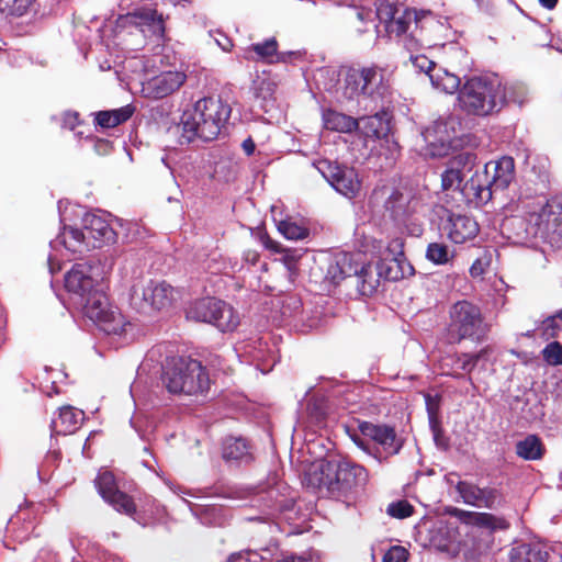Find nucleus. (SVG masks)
Masks as SVG:
<instances>
[{
  "instance_id": "48",
  "label": "nucleus",
  "mask_w": 562,
  "mask_h": 562,
  "mask_svg": "<svg viewBox=\"0 0 562 562\" xmlns=\"http://www.w3.org/2000/svg\"><path fill=\"white\" fill-rule=\"evenodd\" d=\"M528 100V91L521 85H513L507 87V103L514 102L522 105Z\"/></svg>"
},
{
  "instance_id": "36",
  "label": "nucleus",
  "mask_w": 562,
  "mask_h": 562,
  "mask_svg": "<svg viewBox=\"0 0 562 562\" xmlns=\"http://www.w3.org/2000/svg\"><path fill=\"white\" fill-rule=\"evenodd\" d=\"M548 552L539 544L520 543L509 551V562H547Z\"/></svg>"
},
{
  "instance_id": "44",
  "label": "nucleus",
  "mask_w": 562,
  "mask_h": 562,
  "mask_svg": "<svg viewBox=\"0 0 562 562\" xmlns=\"http://www.w3.org/2000/svg\"><path fill=\"white\" fill-rule=\"evenodd\" d=\"M504 504V497L499 490L495 487H482L481 495L477 501V508L495 509Z\"/></svg>"
},
{
  "instance_id": "53",
  "label": "nucleus",
  "mask_w": 562,
  "mask_h": 562,
  "mask_svg": "<svg viewBox=\"0 0 562 562\" xmlns=\"http://www.w3.org/2000/svg\"><path fill=\"white\" fill-rule=\"evenodd\" d=\"M110 113L113 116V120L116 123V125H120L121 123L126 122L133 115L134 108L127 104L125 106L111 110Z\"/></svg>"
},
{
  "instance_id": "15",
  "label": "nucleus",
  "mask_w": 562,
  "mask_h": 562,
  "mask_svg": "<svg viewBox=\"0 0 562 562\" xmlns=\"http://www.w3.org/2000/svg\"><path fill=\"white\" fill-rule=\"evenodd\" d=\"M460 126L459 120L449 115L436 120L423 133L425 142L429 145L431 156H443L452 146L457 137V130Z\"/></svg>"
},
{
  "instance_id": "43",
  "label": "nucleus",
  "mask_w": 562,
  "mask_h": 562,
  "mask_svg": "<svg viewBox=\"0 0 562 562\" xmlns=\"http://www.w3.org/2000/svg\"><path fill=\"white\" fill-rule=\"evenodd\" d=\"M35 0H0V11L12 16H23L33 8Z\"/></svg>"
},
{
  "instance_id": "51",
  "label": "nucleus",
  "mask_w": 562,
  "mask_h": 562,
  "mask_svg": "<svg viewBox=\"0 0 562 562\" xmlns=\"http://www.w3.org/2000/svg\"><path fill=\"white\" fill-rule=\"evenodd\" d=\"M404 241L402 238H393L389 241L387 247L385 251L383 252V256H389V258H394L398 260H406L404 256Z\"/></svg>"
},
{
  "instance_id": "26",
  "label": "nucleus",
  "mask_w": 562,
  "mask_h": 562,
  "mask_svg": "<svg viewBox=\"0 0 562 562\" xmlns=\"http://www.w3.org/2000/svg\"><path fill=\"white\" fill-rule=\"evenodd\" d=\"M78 303L82 306L85 315L94 323H98L102 317H105L108 312L115 307L109 303L105 294L97 289H94L92 293L80 299Z\"/></svg>"
},
{
  "instance_id": "64",
  "label": "nucleus",
  "mask_w": 562,
  "mask_h": 562,
  "mask_svg": "<svg viewBox=\"0 0 562 562\" xmlns=\"http://www.w3.org/2000/svg\"><path fill=\"white\" fill-rule=\"evenodd\" d=\"M217 43L221 46V48L225 52H229L233 46L232 42L228 38H225V44H222V42L220 41H217Z\"/></svg>"
},
{
  "instance_id": "19",
  "label": "nucleus",
  "mask_w": 562,
  "mask_h": 562,
  "mask_svg": "<svg viewBox=\"0 0 562 562\" xmlns=\"http://www.w3.org/2000/svg\"><path fill=\"white\" fill-rule=\"evenodd\" d=\"M83 228L88 243L92 248H99L116 240V233L101 215L88 213L83 217Z\"/></svg>"
},
{
  "instance_id": "24",
  "label": "nucleus",
  "mask_w": 562,
  "mask_h": 562,
  "mask_svg": "<svg viewBox=\"0 0 562 562\" xmlns=\"http://www.w3.org/2000/svg\"><path fill=\"white\" fill-rule=\"evenodd\" d=\"M445 231L452 243L464 244L476 237L479 225L471 216L451 214L445 226Z\"/></svg>"
},
{
  "instance_id": "33",
  "label": "nucleus",
  "mask_w": 562,
  "mask_h": 562,
  "mask_svg": "<svg viewBox=\"0 0 562 562\" xmlns=\"http://www.w3.org/2000/svg\"><path fill=\"white\" fill-rule=\"evenodd\" d=\"M358 272V263L352 262V257L348 254L337 256L327 267L326 278L333 283H339L348 277H353Z\"/></svg>"
},
{
  "instance_id": "41",
  "label": "nucleus",
  "mask_w": 562,
  "mask_h": 562,
  "mask_svg": "<svg viewBox=\"0 0 562 562\" xmlns=\"http://www.w3.org/2000/svg\"><path fill=\"white\" fill-rule=\"evenodd\" d=\"M454 488L464 504L476 507L482 487L469 481H458Z\"/></svg>"
},
{
  "instance_id": "45",
  "label": "nucleus",
  "mask_w": 562,
  "mask_h": 562,
  "mask_svg": "<svg viewBox=\"0 0 562 562\" xmlns=\"http://www.w3.org/2000/svg\"><path fill=\"white\" fill-rule=\"evenodd\" d=\"M278 231L290 240H301L308 236V229L290 220L280 221Z\"/></svg>"
},
{
  "instance_id": "1",
  "label": "nucleus",
  "mask_w": 562,
  "mask_h": 562,
  "mask_svg": "<svg viewBox=\"0 0 562 562\" xmlns=\"http://www.w3.org/2000/svg\"><path fill=\"white\" fill-rule=\"evenodd\" d=\"M368 481L366 468L342 458L322 461L305 475L308 486L347 506L356 503Z\"/></svg>"
},
{
  "instance_id": "34",
  "label": "nucleus",
  "mask_w": 562,
  "mask_h": 562,
  "mask_svg": "<svg viewBox=\"0 0 562 562\" xmlns=\"http://www.w3.org/2000/svg\"><path fill=\"white\" fill-rule=\"evenodd\" d=\"M323 123L326 130L338 133H351L359 125L357 119L335 110L324 111Z\"/></svg>"
},
{
  "instance_id": "2",
  "label": "nucleus",
  "mask_w": 562,
  "mask_h": 562,
  "mask_svg": "<svg viewBox=\"0 0 562 562\" xmlns=\"http://www.w3.org/2000/svg\"><path fill=\"white\" fill-rule=\"evenodd\" d=\"M378 21L383 25L390 37L403 36L404 47L408 52L418 50L428 44L424 30L436 24L430 12H418L415 9L381 1L376 5Z\"/></svg>"
},
{
  "instance_id": "39",
  "label": "nucleus",
  "mask_w": 562,
  "mask_h": 562,
  "mask_svg": "<svg viewBox=\"0 0 562 562\" xmlns=\"http://www.w3.org/2000/svg\"><path fill=\"white\" fill-rule=\"evenodd\" d=\"M127 16L135 20L138 25L149 26L154 33L161 34L165 30L162 15L157 14L155 10L144 9Z\"/></svg>"
},
{
  "instance_id": "63",
  "label": "nucleus",
  "mask_w": 562,
  "mask_h": 562,
  "mask_svg": "<svg viewBox=\"0 0 562 562\" xmlns=\"http://www.w3.org/2000/svg\"><path fill=\"white\" fill-rule=\"evenodd\" d=\"M279 562H307V560L299 557H286L280 560Z\"/></svg>"
},
{
  "instance_id": "7",
  "label": "nucleus",
  "mask_w": 562,
  "mask_h": 562,
  "mask_svg": "<svg viewBox=\"0 0 562 562\" xmlns=\"http://www.w3.org/2000/svg\"><path fill=\"white\" fill-rule=\"evenodd\" d=\"M369 203L382 207L384 213L398 226H407L415 215L423 211L422 198L412 189L383 184L374 188Z\"/></svg>"
},
{
  "instance_id": "57",
  "label": "nucleus",
  "mask_w": 562,
  "mask_h": 562,
  "mask_svg": "<svg viewBox=\"0 0 562 562\" xmlns=\"http://www.w3.org/2000/svg\"><path fill=\"white\" fill-rule=\"evenodd\" d=\"M266 248L274 251V252H279V254H282L284 251L285 248H283L278 241L267 237L263 241Z\"/></svg>"
},
{
  "instance_id": "59",
  "label": "nucleus",
  "mask_w": 562,
  "mask_h": 562,
  "mask_svg": "<svg viewBox=\"0 0 562 562\" xmlns=\"http://www.w3.org/2000/svg\"><path fill=\"white\" fill-rule=\"evenodd\" d=\"M245 259H246V261L250 262L251 265H256V262L259 259V255L255 250H248L245 252Z\"/></svg>"
},
{
  "instance_id": "30",
  "label": "nucleus",
  "mask_w": 562,
  "mask_h": 562,
  "mask_svg": "<svg viewBox=\"0 0 562 562\" xmlns=\"http://www.w3.org/2000/svg\"><path fill=\"white\" fill-rule=\"evenodd\" d=\"M358 291L366 296L372 295L381 282L380 273L373 263L358 265V272H353Z\"/></svg>"
},
{
  "instance_id": "28",
  "label": "nucleus",
  "mask_w": 562,
  "mask_h": 562,
  "mask_svg": "<svg viewBox=\"0 0 562 562\" xmlns=\"http://www.w3.org/2000/svg\"><path fill=\"white\" fill-rule=\"evenodd\" d=\"M358 121V130L364 139H380L386 137L390 132V122L385 113L361 116Z\"/></svg>"
},
{
  "instance_id": "4",
  "label": "nucleus",
  "mask_w": 562,
  "mask_h": 562,
  "mask_svg": "<svg viewBox=\"0 0 562 562\" xmlns=\"http://www.w3.org/2000/svg\"><path fill=\"white\" fill-rule=\"evenodd\" d=\"M231 112V106L221 99L205 97L198 100L182 114V137L189 143L195 139L214 140L228 121Z\"/></svg>"
},
{
  "instance_id": "56",
  "label": "nucleus",
  "mask_w": 562,
  "mask_h": 562,
  "mask_svg": "<svg viewBox=\"0 0 562 562\" xmlns=\"http://www.w3.org/2000/svg\"><path fill=\"white\" fill-rule=\"evenodd\" d=\"M484 272L485 267L481 259H476L470 267V274L473 278L481 277Z\"/></svg>"
},
{
  "instance_id": "22",
  "label": "nucleus",
  "mask_w": 562,
  "mask_h": 562,
  "mask_svg": "<svg viewBox=\"0 0 562 562\" xmlns=\"http://www.w3.org/2000/svg\"><path fill=\"white\" fill-rule=\"evenodd\" d=\"M476 156L472 153H460L454 156L449 167L441 175V187L443 190H459L462 193L463 169L470 171L475 164Z\"/></svg>"
},
{
  "instance_id": "52",
  "label": "nucleus",
  "mask_w": 562,
  "mask_h": 562,
  "mask_svg": "<svg viewBox=\"0 0 562 562\" xmlns=\"http://www.w3.org/2000/svg\"><path fill=\"white\" fill-rule=\"evenodd\" d=\"M408 551L401 546L391 547L383 555V562H406Z\"/></svg>"
},
{
  "instance_id": "13",
  "label": "nucleus",
  "mask_w": 562,
  "mask_h": 562,
  "mask_svg": "<svg viewBox=\"0 0 562 562\" xmlns=\"http://www.w3.org/2000/svg\"><path fill=\"white\" fill-rule=\"evenodd\" d=\"M187 318L209 323L221 331H232L239 324V316L226 302L215 297H204L194 301L187 308Z\"/></svg>"
},
{
  "instance_id": "11",
  "label": "nucleus",
  "mask_w": 562,
  "mask_h": 562,
  "mask_svg": "<svg viewBox=\"0 0 562 562\" xmlns=\"http://www.w3.org/2000/svg\"><path fill=\"white\" fill-rule=\"evenodd\" d=\"M359 430L362 437L352 436L353 442L380 461L398 453L402 448L394 428L389 425L362 422Z\"/></svg>"
},
{
  "instance_id": "6",
  "label": "nucleus",
  "mask_w": 562,
  "mask_h": 562,
  "mask_svg": "<svg viewBox=\"0 0 562 562\" xmlns=\"http://www.w3.org/2000/svg\"><path fill=\"white\" fill-rule=\"evenodd\" d=\"M161 381L169 393L202 395L210 389V378L200 361L172 357L162 367Z\"/></svg>"
},
{
  "instance_id": "55",
  "label": "nucleus",
  "mask_w": 562,
  "mask_h": 562,
  "mask_svg": "<svg viewBox=\"0 0 562 562\" xmlns=\"http://www.w3.org/2000/svg\"><path fill=\"white\" fill-rule=\"evenodd\" d=\"M458 362L460 363V369L469 372H471L476 366L475 359L472 358L471 353L461 355L458 357Z\"/></svg>"
},
{
  "instance_id": "12",
  "label": "nucleus",
  "mask_w": 562,
  "mask_h": 562,
  "mask_svg": "<svg viewBox=\"0 0 562 562\" xmlns=\"http://www.w3.org/2000/svg\"><path fill=\"white\" fill-rule=\"evenodd\" d=\"M450 334L458 341H481L488 331L479 306L469 301H459L450 310Z\"/></svg>"
},
{
  "instance_id": "40",
  "label": "nucleus",
  "mask_w": 562,
  "mask_h": 562,
  "mask_svg": "<svg viewBox=\"0 0 562 562\" xmlns=\"http://www.w3.org/2000/svg\"><path fill=\"white\" fill-rule=\"evenodd\" d=\"M453 256L443 243H430L426 249V259L438 266L449 263Z\"/></svg>"
},
{
  "instance_id": "20",
  "label": "nucleus",
  "mask_w": 562,
  "mask_h": 562,
  "mask_svg": "<svg viewBox=\"0 0 562 562\" xmlns=\"http://www.w3.org/2000/svg\"><path fill=\"white\" fill-rule=\"evenodd\" d=\"M187 80V75L182 71H164L144 86L147 95L154 99H162L176 92Z\"/></svg>"
},
{
  "instance_id": "46",
  "label": "nucleus",
  "mask_w": 562,
  "mask_h": 562,
  "mask_svg": "<svg viewBox=\"0 0 562 562\" xmlns=\"http://www.w3.org/2000/svg\"><path fill=\"white\" fill-rule=\"evenodd\" d=\"M543 359L551 366L562 364V345L558 341H552L542 350Z\"/></svg>"
},
{
  "instance_id": "23",
  "label": "nucleus",
  "mask_w": 562,
  "mask_h": 562,
  "mask_svg": "<svg viewBox=\"0 0 562 562\" xmlns=\"http://www.w3.org/2000/svg\"><path fill=\"white\" fill-rule=\"evenodd\" d=\"M294 53H278V42L274 37H270L260 43H254L241 49V57L249 61H262L273 64L278 61H286L288 56Z\"/></svg>"
},
{
  "instance_id": "50",
  "label": "nucleus",
  "mask_w": 562,
  "mask_h": 562,
  "mask_svg": "<svg viewBox=\"0 0 562 562\" xmlns=\"http://www.w3.org/2000/svg\"><path fill=\"white\" fill-rule=\"evenodd\" d=\"M413 66L419 71H424L428 77L429 72L438 66L425 55H413L409 57Z\"/></svg>"
},
{
  "instance_id": "37",
  "label": "nucleus",
  "mask_w": 562,
  "mask_h": 562,
  "mask_svg": "<svg viewBox=\"0 0 562 562\" xmlns=\"http://www.w3.org/2000/svg\"><path fill=\"white\" fill-rule=\"evenodd\" d=\"M223 458L227 461H247L250 459L249 446L240 437L226 438L223 443Z\"/></svg>"
},
{
  "instance_id": "29",
  "label": "nucleus",
  "mask_w": 562,
  "mask_h": 562,
  "mask_svg": "<svg viewBox=\"0 0 562 562\" xmlns=\"http://www.w3.org/2000/svg\"><path fill=\"white\" fill-rule=\"evenodd\" d=\"M87 243L88 238L85 231L82 232L78 228L69 226L64 227L63 232L52 244L54 247L63 245L71 254H82L85 250L91 247V245Z\"/></svg>"
},
{
  "instance_id": "25",
  "label": "nucleus",
  "mask_w": 562,
  "mask_h": 562,
  "mask_svg": "<svg viewBox=\"0 0 562 562\" xmlns=\"http://www.w3.org/2000/svg\"><path fill=\"white\" fill-rule=\"evenodd\" d=\"M459 527L457 522L440 519L430 530V542L440 551H448L459 540Z\"/></svg>"
},
{
  "instance_id": "32",
  "label": "nucleus",
  "mask_w": 562,
  "mask_h": 562,
  "mask_svg": "<svg viewBox=\"0 0 562 562\" xmlns=\"http://www.w3.org/2000/svg\"><path fill=\"white\" fill-rule=\"evenodd\" d=\"M381 279L389 281H397L403 279L407 271L413 270V267L406 260H398L396 257L389 258L383 256L380 261L375 263Z\"/></svg>"
},
{
  "instance_id": "54",
  "label": "nucleus",
  "mask_w": 562,
  "mask_h": 562,
  "mask_svg": "<svg viewBox=\"0 0 562 562\" xmlns=\"http://www.w3.org/2000/svg\"><path fill=\"white\" fill-rule=\"evenodd\" d=\"M95 123L104 128H111L117 126L111 115L110 111H100L95 115Z\"/></svg>"
},
{
  "instance_id": "62",
  "label": "nucleus",
  "mask_w": 562,
  "mask_h": 562,
  "mask_svg": "<svg viewBox=\"0 0 562 562\" xmlns=\"http://www.w3.org/2000/svg\"><path fill=\"white\" fill-rule=\"evenodd\" d=\"M539 2L543 8L552 10L553 8H555L558 0H539Z\"/></svg>"
},
{
  "instance_id": "5",
  "label": "nucleus",
  "mask_w": 562,
  "mask_h": 562,
  "mask_svg": "<svg viewBox=\"0 0 562 562\" xmlns=\"http://www.w3.org/2000/svg\"><path fill=\"white\" fill-rule=\"evenodd\" d=\"M515 178V161L503 156L485 164L483 171H476L462 188V196L475 205L491 201L493 194L505 190Z\"/></svg>"
},
{
  "instance_id": "8",
  "label": "nucleus",
  "mask_w": 562,
  "mask_h": 562,
  "mask_svg": "<svg viewBox=\"0 0 562 562\" xmlns=\"http://www.w3.org/2000/svg\"><path fill=\"white\" fill-rule=\"evenodd\" d=\"M392 72L386 67L370 65L349 68L344 78V95L353 100L360 95L383 99L391 93Z\"/></svg>"
},
{
  "instance_id": "60",
  "label": "nucleus",
  "mask_w": 562,
  "mask_h": 562,
  "mask_svg": "<svg viewBox=\"0 0 562 562\" xmlns=\"http://www.w3.org/2000/svg\"><path fill=\"white\" fill-rule=\"evenodd\" d=\"M488 352H490V348L485 347V348L481 349L477 353H474V355H471V356H472V358L475 359V363L477 364V362L481 359L485 358Z\"/></svg>"
},
{
  "instance_id": "61",
  "label": "nucleus",
  "mask_w": 562,
  "mask_h": 562,
  "mask_svg": "<svg viewBox=\"0 0 562 562\" xmlns=\"http://www.w3.org/2000/svg\"><path fill=\"white\" fill-rule=\"evenodd\" d=\"M246 560L247 559H246L245 554L234 553L228 558L227 562H246Z\"/></svg>"
},
{
  "instance_id": "49",
  "label": "nucleus",
  "mask_w": 562,
  "mask_h": 562,
  "mask_svg": "<svg viewBox=\"0 0 562 562\" xmlns=\"http://www.w3.org/2000/svg\"><path fill=\"white\" fill-rule=\"evenodd\" d=\"M301 257L302 254L296 249H284L280 260L290 273H295Z\"/></svg>"
},
{
  "instance_id": "16",
  "label": "nucleus",
  "mask_w": 562,
  "mask_h": 562,
  "mask_svg": "<svg viewBox=\"0 0 562 562\" xmlns=\"http://www.w3.org/2000/svg\"><path fill=\"white\" fill-rule=\"evenodd\" d=\"M94 482L99 494L115 510L128 516L135 514V503L131 496L117 490L114 475L111 472H100Z\"/></svg>"
},
{
  "instance_id": "9",
  "label": "nucleus",
  "mask_w": 562,
  "mask_h": 562,
  "mask_svg": "<svg viewBox=\"0 0 562 562\" xmlns=\"http://www.w3.org/2000/svg\"><path fill=\"white\" fill-rule=\"evenodd\" d=\"M521 207L529 234L541 237H562V204L560 202L538 198L532 201H522Z\"/></svg>"
},
{
  "instance_id": "58",
  "label": "nucleus",
  "mask_w": 562,
  "mask_h": 562,
  "mask_svg": "<svg viewBox=\"0 0 562 562\" xmlns=\"http://www.w3.org/2000/svg\"><path fill=\"white\" fill-rule=\"evenodd\" d=\"M241 147L247 156H251L256 149L255 142L250 137L243 142Z\"/></svg>"
},
{
  "instance_id": "21",
  "label": "nucleus",
  "mask_w": 562,
  "mask_h": 562,
  "mask_svg": "<svg viewBox=\"0 0 562 562\" xmlns=\"http://www.w3.org/2000/svg\"><path fill=\"white\" fill-rule=\"evenodd\" d=\"M92 267L88 263H76L65 276V288L78 296V300L92 293L95 289Z\"/></svg>"
},
{
  "instance_id": "42",
  "label": "nucleus",
  "mask_w": 562,
  "mask_h": 562,
  "mask_svg": "<svg viewBox=\"0 0 562 562\" xmlns=\"http://www.w3.org/2000/svg\"><path fill=\"white\" fill-rule=\"evenodd\" d=\"M541 337L544 340L560 338L562 335V310L557 314L547 317L540 327Z\"/></svg>"
},
{
  "instance_id": "38",
  "label": "nucleus",
  "mask_w": 562,
  "mask_h": 562,
  "mask_svg": "<svg viewBox=\"0 0 562 562\" xmlns=\"http://www.w3.org/2000/svg\"><path fill=\"white\" fill-rule=\"evenodd\" d=\"M543 452V445L536 435H529L516 443V453L525 460H539Z\"/></svg>"
},
{
  "instance_id": "35",
  "label": "nucleus",
  "mask_w": 562,
  "mask_h": 562,
  "mask_svg": "<svg viewBox=\"0 0 562 562\" xmlns=\"http://www.w3.org/2000/svg\"><path fill=\"white\" fill-rule=\"evenodd\" d=\"M429 79L436 90L448 94H452L461 88L460 77L439 66L429 72Z\"/></svg>"
},
{
  "instance_id": "3",
  "label": "nucleus",
  "mask_w": 562,
  "mask_h": 562,
  "mask_svg": "<svg viewBox=\"0 0 562 562\" xmlns=\"http://www.w3.org/2000/svg\"><path fill=\"white\" fill-rule=\"evenodd\" d=\"M457 102L467 115L490 116L507 104V86L496 75L473 76L460 88Z\"/></svg>"
},
{
  "instance_id": "14",
  "label": "nucleus",
  "mask_w": 562,
  "mask_h": 562,
  "mask_svg": "<svg viewBox=\"0 0 562 562\" xmlns=\"http://www.w3.org/2000/svg\"><path fill=\"white\" fill-rule=\"evenodd\" d=\"M317 171L341 195L353 199L361 191V180L358 172L347 166L338 165L327 159L314 162Z\"/></svg>"
},
{
  "instance_id": "47",
  "label": "nucleus",
  "mask_w": 562,
  "mask_h": 562,
  "mask_svg": "<svg viewBox=\"0 0 562 562\" xmlns=\"http://www.w3.org/2000/svg\"><path fill=\"white\" fill-rule=\"evenodd\" d=\"M414 507L407 501H398L391 503L387 506L386 513L398 519H404L412 516Z\"/></svg>"
},
{
  "instance_id": "27",
  "label": "nucleus",
  "mask_w": 562,
  "mask_h": 562,
  "mask_svg": "<svg viewBox=\"0 0 562 562\" xmlns=\"http://www.w3.org/2000/svg\"><path fill=\"white\" fill-rule=\"evenodd\" d=\"M85 414L82 411L72 406H63L59 408L58 417L52 420V430L57 435L74 434L81 425Z\"/></svg>"
},
{
  "instance_id": "17",
  "label": "nucleus",
  "mask_w": 562,
  "mask_h": 562,
  "mask_svg": "<svg viewBox=\"0 0 562 562\" xmlns=\"http://www.w3.org/2000/svg\"><path fill=\"white\" fill-rule=\"evenodd\" d=\"M376 5L372 0L352 1L345 8L344 16L359 34L367 33L371 29L379 34L381 31L375 24Z\"/></svg>"
},
{
  "instance_id": "10",
  "label": "nucleus",
  "mask_w": 562,
  "mask_h": 562,
  "mask_svg": "<svg viewBox=\"0 0 562 562\" xmlns=\"http://www.w3.org/2000/svg\"><path fill=\"white\" fill-rule=\"evenodd\" d=\"M179 291L166 281L136 279L130 290V304L142 313L162 311L178 299Z\"/></svg>"
},
{
  "instance_id": "18",
  "label": "nucleus",
  "mask_w": 562,
  "mask_h": 562,
  "mask_svg": "<svg viewBox=\"0 0 562 562\" xmlns=\"http://www.w3.org/2000/svg\"><path fill=\"white\" fill-rule=\"evenodd\" d=\"M450 514L459 518L465 525L485 529L488 532L508 530L509 521L504 516H497L486 512H469L460 508H452Z\"/></svg>"
},
{
  "instance_id": "31",
  "label": "nucleus",
  "mask_w": 562,
  "mask_h": 562,
  "mask_svg": "<svg viewBox=\"0 0 562 562\" xmlns=\"http://www.w3.org/2000/svg\"><path fill=\"white\" fill-rule=\"evenodd\" d=\"M97 325L108 335L123 336L133 330V324L120 312L117 307L108 312L105 317H102Z\"/></svg>"
}]
</instances>
